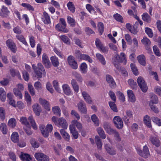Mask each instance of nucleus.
Returning <instances> with one entry per match:
<instances>
[{"label": "nucleus", "mask_w": 161, "mask_h": 161, "mask_svg": "<svg viewBox=\"0 0 161 161\" xmlns=\"http://www.w3.org/2000/svg\"><path fill=\"white\" fill-rule=\"evenodd\" d=\"M97 130L100 137L103 139H105L106 137V136L103 129L101 127H98Z\"/></svg>", "instance_id": "obj_45"}, {"label": "nucleus", "mask_w": 161, "mask_h": 161, "mask_svg": "<svg viewBox=\"0 0 161 161\" xmlns=\"http://www.w3.org/2000/svg\"><path fill=\"white\" fill-rule=\"evenodd\" d=\"M6 44L8 47L14 53L16 51V46L15 44L12 41H7Z\"/></svg>", "instance_id": "obj_24"}, {"label": "nucleus", "mask_w": 161, "mask_h": 161, "mask_svg": "<svg viewBox=\"0 0 161 161\" xmlns=\"http://www.w3.org/2000/svg\"><path fill=\"white\" fill-rule=\"evenodd\" d=\"M73 76L76 79L77 81L79 82H82L83 79L81 75L76 71H74L72 72Z\"/></svg>", "instance_id": "obj_29"}, {"label": "nucleus", "mask_w": 161, "mask_h": 161, "mask_svg": "<svg viewBox=\"0 0 161 161\" xmlns=\"http://www.w3.org/2000/svg\"><path fill=\"white\" fill-rule=\"evenodd\" d=\"M1 11L0 12V15L2 17H6L10 12L7 8L4 5L2 6Z\"/></svg>", "instance_id": "obj_21"}, {"label": "nucleus", "mask_w": 161, "mask_h": 161, "mask_svg": "<svg viewBox=\"0 0 161 161\" xmlns=\"http://www.w3.org/2000/svg\"><path fill=\"white\" fill-rule=\"evenodd\" d=\"M115 59L116 61L113 62H116V64H119L118 63H123V64L125 65L126 64L127 60L126 56L125 54L124 53H120V55L118 54H116L115 55V57L113 58V60Z\"/></svg>", "instance_id": "obj_2"}, {"label": "nucleus", "mask_w": 161, "mask_h": 161, "mask_svg": "<svg viewBox=\"0 0 161 161\" xmlns=\"http://www.w3.org/2000/svg\"><path fill=\"white\" fill-rule=\"evenodd\" d=\"M16 120L14 118H12L9 119L8 125L10 127L14 128L16 126Z\"/></svg>", "instance_id": "obj_51"}, {"label": "nucleus", "mask_w": 161, "mask_h": 161, "mask_svg": "<svg viewBox=\"0 0 161 161\" xmlns=\"http://www.w3.org/2000/svg\"><path fill=\"white\" fill-rule=\"evenodd\" d=\"M35 157L38 161H49V159L48 156L41 153H35Z\"/></svg>", "instance_id": "obj_7"}, {"label": "nucleus", "mask_w": 161, "mask_h": 161, "mask_svg": "<svg viewBox=\"0 0 161 161\" xmlns=\"http://www.w3.org/2000/svg\"><path fill=\"white\" fill-rule=\"evenodd\" d=\"M67 22L70 25V26L72 27H74L75 25V19L69 17L68 16L67 17Z\"/></svg>", "instance_id": "obj_50"}, {"label": "nucleus", "mask_w": 161, "mask_h": 161, "mask_svg": "<svg viewBox=\"0 0 161 161\" xmlns=\"http://www.w3.org/2000/svg\"><path fill=\"white\" fill-rule=\"evenodd\" d=\"M127 93L129 100L131 102H135L136 101V98L133 91L130 90H128L127 91Z\"/></svg>", "instance_id": "obj_27"}, {"label": "nucleus", "mask_w": 161, "mask_h": 161, "mask_svg": "<svg viewBox=\"0 0 161 161\" xmlns=\"http://www.w3.org/2000/svg\"><path fill=\"white\" fill-rule=\"evenodd\" d=\"M60 132L64 140L67 142L69 141L70 139V136L64 129L60 130Z\"/></svg>", "instance_id": "obj_25"}, {"label": "nucleus", "mask_w": 161, "mask_h": 161, "mask_svg": "<svg viewBox=\"0 0 161 161\" xmlns=\"http://www.w3.org/2000/svg\"><path fill=\"white\" fill-rule=\"evenodd\" d=\"M142 19L145 22L149 23L151 22V17L147 13H145L143 14L142 15Z\"/></svg>", "instance_id": "obj_28"}, {"label": "nucleus", "mask_w": 161, "mask_h": 161, "mask_svg": "<svg viewBox=\"0 0 161 161\" xmlns=\"http://www.w3.org/2000/svg\"><path fill=\"white\" fill-rule=\"evenodd\" d=\"M39 128L41 130L42 134L44 137H47L48 136L49 132L46 130L44 125H41Z\"/></svg>", "instance_id": "obj_31"}, {"label": "nucleus", "mask_w": 161, "mask_h": 161, "mask_svg": "<svg viewBox=\"0 0 161 161\" xmlns=\"http://www.w3.org/2000/svg\"><path fill=\"white\" fill-rule=\"evenodd\" d=\"M113 122L115 126L118 128L121 129L123 126V121L121 118L119 116H115L113 119Z\"/></svg>", "instance_id": "obj_6"}, {"label": "nucleus", "mask_w": 161, "mask_h": 161, "mask_svg": "<svg viewBox=\"0 0 161 161\" xmlns=\"http://www.w3.org/2000/svg\"><path fill=\"white\" fill-rule=\"evenodd\" d=\"M105 147L107 153L111 155H114L116 154V151L111 146L106 145Z\"/></svg>", "instance_id": "obj_20"}, {"label": "nucleus", "mask_w": 161, "mask_h": 161, "mask_svg": "<svg viewBox=\"0 0 161 161\" xmlns=\"http://www.w3.org/2000/svg\"><path fill=\"white\" fill-rule=\"evenodd\" d=\"M106 80L109 84L111 88H114L116 86V84L113 77L109 75H107L106 76Z\"/></svg>", "instance_id": "obj_11"}, {"label": "nucleus", "mask_w": 161, "mask_h": 161, "mask_svg": "<svg viewBox=\"0 0 161 161\" xmlns=\"http://www.w3.org/2000/svg\"><path fill=\"white\" fill-rule=\"evenodd\" d=\"M19 157L23 161H30L31 159L30 155L24 153L23 152H21L20 154L19 155Z\"/></svg>", "instance_id": "obj_22"}, {"label": "nucleus", "mask_w": 161, "mask_h": 161, "mask_svg": "<svg viewBox=\"0 0 161 161\" xmlns=\"http://www.w3.org/2000/svg\"><path fill=\"white\" fill-rule=\"evenodd\" d=\"M148 148L146 146L143 147V151H142V157L146 158L150 156Z\"/></svg>", "instance_id": "obj_36"}, {"label": "nucleus", "mask_w": 161, "mask_h": 161, "mask_svg": "<svg viewBox=\"0 0 161 161\" xmlns=\"http://www.w3.org/2000/svg\"><path fill=\"white\" fill-rule=\"evenodd\" d=\"M133 117L132 112L130 110H127L126 112V115L124 117L125 122H128L129 120Z\"/></svg>", "instance_id": "obj_33"}, {"label": "nucleus", "mask_w": 161, "mask_h": 161, "mask_svg": "<svg viewBox=\"0 0 161 161\" xmlns=\"http://www.w3.org/2000/svg\"><path fill=\"white\" fill-rule=\"evenodd\" d=\"M128 82L130 86L133 89H135L137 87V85L136 82L132 79H129Z\"/></svg>", "instance_id": "obj_53"}, {"label": "nucleus", "mask_w": 161, "mask_h": 161, "mask_svg": "<svg viewBox=\"0 0 161 161\" xmlns=\"http://www.w3.org/2000/svg\"><path fill=\"white\" fill-rule=\"evenodd\" d=\"M62 88L64 93L67 95L71 94V90L69 86L67 84H64L62 86Z\"/></svg>", "instance_id": "obj_23"}, {"label": "nucleus", "mask_w": 161, "mask_h": 161, "mask_svg": "<svg viewBox=\"0 0 161 161\" xmlns=\"http://www.w3.org/2000/svg\"><path fill=\"white\" fill-rule=\"evenodd\" d=\"M67 6L69 9L72 13H74L75 11V8L74 5L73 3L72 2H69L67 4Z\"/></svg>", "instance_id": "obj_54"}, {"label": "nucleus", "mask_w": 161, "mask_h": 161, "mask_svg": "<svg viewBox=\"0 0 161 161\" xmlns=\"http://www.w3.org/2000/svg\"><path fill=\"white\" fill-rule=\"evenodd\" d=\"M55 28L56 30L58 31H62L65 33H67L69 31L66 26H64L59 23L55 26Z\"/></svg>", "instance_id": "obj_13"}, {"label": "nucleus", "mask_w": 161, "mask_h": 161, "mask_svg": "<svg viewBox=\"0 0 161 161\" xmlns=\"http://www.w3.org/2000/svg\"><path fill=\"white\" fill-rule=\"evenodd\" d=\"M20 122L27 127L30 126L29 122L27 121L26 118L24 117H22L20 119Z\"/></svg>", "instance_id": "obj_60"}, {"label": "nucleus", "mask_w": 161, "mask_h": 161, "mask_svg": "<svg viewBox=\"0 0 161 161\" xmlns=\"http://www.w3.org/2000/svg\"><path fill=\"white\" fill-rule=\"evenodd\" d=\"M152 119L154 122L156 123L159 126H161V119L155 117H152Z\"/></svg>", "instance_id": "obj_64"}, {"label": "nucleus", "mask_w": 161, "mask_h": 161, "mask_svg": "<svg viewBox=\"0 0 161 161\" xmlns=\"http://www.w3.org/2000/svg\"><path fill=\"white\" fill-rule=\"evenodd\" d=\"M149 140L156 147H158L159 146V141L156 136H150Z\"/></svg>", "instance_id": "obj_15"}, {"label": "nucleus", "mask_w": 161, "mask_h": 161, "mask_svg": "<svg viewBox=\"0 0 161 161\" xmlns=\"http://www.w3.org/2000/svg\"><path fill=\"white\" fill-rule=\"evenodd\" d=\"M42 60L43 64L46 68H49L51 67L49 59L46 54L44 53L42 55Z\"/></svg>", "instance_id": "obj_12"}, {"label": "nucleus", "mask_w": 161, "mask_h": 161, "mask_svg": "<svg viewBox=\"0 0 161 161\" xmlns=\"http://www.w3.org/2000/svg\"><path fill=\"white\" fill-rule=\"evenodd\" d=\"M25 100L28 105H30L31 104V97L27 91H25Z\"/></svg>", "instance_id": "obj_52"}, {"label": "nucleus", "mask_w": 161, "mask_h": 161, "mask_svg": "<svg viewBox=\"0 0 161 161\" xmlns=\"http://www.w3.org/2000/svg\"><path fill=\"white\" fill-rule=\"evenodd\" d=\"M143 121L145 124L149 128L151 127V119L150 117L147 115H145L144 117Z\"/></svg>", "instance_id": "obj_39"}, {"label": "nucleus", "mask_w": 161, "mask_h": 161, "mask_svg": "<svg viewBox=\"0 0 161 161\" xmlns=\"http://www.w3.org/2000/svg\"><path fill=\"white\" fill-rule=\"evenodd\" d=\"M71 84L75 92L77 93L79 91V87L76 80L73 79L71 80Z\"/></svg>", "instance_id": "obj_37"}, {"label": "nucleus", "mask_w": 161, "mask_h": 161, "mask_svg": "<svg viewBox=\"0 0 161 161\" xmlns=\"http://www.w3.org/2000/svg\"><path fill=\"white\" fill-rule=\"evenodd\" d=\"M69 129L74 138L77 139L78 137V133L77 130L73 125H71L69 126Z\"/></svg>", "instance_id": "obj_18"}, {"label": "nucleus", "mask_w": 161, "mask_h": 161, "mask_svg": "<svg viewBox=\"0 0 161 161\" xmlns=\"http://www.w3.org/2000/svg\"><path fill=\"white\" fill-rule=\"evenodd\" d=\"M98 29L100 35H102L104 31V25L103 23L99 22L98 24Z\"/></svg>", "instance_id": "obj_62"}, {"label": "nucleus", "mask_w": 161, "mask_h": 161, "mask_svg": "<svg viewBox=\"0 0 161 161\" xmlns=\"http://www.w3.org/2000/svg\"><path fill=\"white\" fill-rule=\"evenodd\" d=\"M51 60L53 65L55 67H58L59 65L58 58L55 56H52L51 58Z\"/></svg>", "instance_id": "obj_46"}, {"label": "nucleus", "mask_w": 161, "mask_h": 161, "mask_svg": "<svg viewBox=\"0 0 161 161\" xmlns=\"http://www.w3.org/2000/svg\"><path fill=\"white\" fill-rule=\"evenodd\" d=\"M145 32L149 37H153V34L152 30L150 28L146 27L145 28Z\"/></svg>", "instance_id": "obj_61"}, {"label": "nucleus", "mask_w": 161, "mask_h": 161, "mask_svg": "<svg viewBox=\"0 0 161 161\" xmlns=\"http://www.w3.org/2000/svg\"><path fill=\"white\" fill-rule=\"evenodd\" d=\"M28 90L32 96H34L35 95V90L33 86L31 83H29L28 84Z\"/></svg>", "instance_id": "obj_58"}, {"label": "nucleus", "mask_w": 161, "mask_h": 161, "mask_svg": "<svg viewBox=\"0 0 161 161\" xmlns=\"http://www.w3.org/2000/svg\"><path fill=\"white\" fill-rule=\"evenodd\" d=\"M80 68L82 73L85 74L87 73V66L85 63H82L80 66Z\"/></svg>", "instance_id": "obj_38"}, {"label": "nucleus", "mask_w": 161, "mask_h": 161, "mask_svg": "<svg viewBox=\"0 0 161 161\" xmlns=\"http://www.w3.org/2000/svg\"><path fill=\"white\" fill-rule=\"evenodd\" d=\"M76 56L78 59L87 60L90 63L92 62V60L89 56L86 54H81L79 50L76 51Z\"/></svg>", "instance_id": "obj_4"}, {"label": "nucleus", "mask_w": 161, "mask_h": 161, "mask_svg": "<svg viewBox=\"0 0 161 161\" xmlns=\"http://www.w3.org/2000/svg\"><path fill=\"white\" fill-rule=\"evenodd\" d=\"M14 94L19 99H21L22 98V95L20 91L18 90L17 88H14L13 89Z\"/></svg>", "instance_id": "obj_47"}, {"label": "nucleus", "mask_w": 161, "mask_h": 161, "mask_svg": "<svg viewBox=\"0 0 161 161\" xmlns=\"http://www.w3.org/2000/svg\"><path fill=\"white\" fill-rule=\"evenodd\" d=\"M130 67L134 74L136 75H138L139 74L138 72L135 64L132 63L131 64Z\"/></svg>", "instance_id": "obj_59"}, {"label": "nucleus", "mask_w": 161, "mask_h": 161, "mask_svg": "<svg viewBox=\"0 0 161 161\" xmlns=\"http://www.w3.org/2000/svg\"><path fill=\"white\" fill-rule=\"evenodd\" d=\"M72 125H73L75 127L76 126L79 130H81L82 129V124L78 122L76 120H74L71 122Z\"/></svg>", "instance_id": "obj_42"}, {"label": "nucleus", "mask_w": 161, "mask_h": 161, "mask_svg": "<svg viewBox=\"0 0 161 161\" xmlns=\"http://www.w3.org/2000/svg\"><path fill=\"white\" fill-rule=\"evenodd\" d=\"M95 44L96 46L100 51L104 53H108V47L104 46L101 41H96Z\"/></svg>", "instance_id": "obj_9"}, {"label": "nucleus", "mask_w": 161, "mask_h": 161, "mask_svg": "<svg viewBox=\"0 0 161 161\" xmlns=\"http://www.w3.org/2000/svg\"><path fill=\"white\" fill-rule=\"evenodd\" d=\"M79 110L82 113L86 114L87 112V109L85 104L82 102L79 103L78 104Z\"/></svg>", "instance_id": "obj_17"}, {"label": "nucleus", "mask_w": 161, "mask_h": 161, "mask_svg": "<svg viewBox=\"0 0 161 161\" xmlns=\"http://www.w3.org/2000/svg\"><path fill=\"white\" fill-rule=\"evenodd\" d=\"M137 82L138 86L142 91L144 92H146L148 87L143 78L141 76L139 77L137 79Z\"/></svg>", "instance_id": "obj_3"}, {"label": "nucleus", "mask_w": 161, "mask_h": 161, "mask_svg": "<svg viewBox=\"0 0 161 161\" xmlns=\"http://www.w3.org/2000/svg\"><path fill=\"white\" fill-rule=\"evenodd\" d=\"M33 109L35 113L37 116L40 115L42 109L40 106L37 103H36L32 106Z\"/></svg>", "instance_id": "obj_14"}, {"label": "nucleus", "mask_w": 161, "mask_h": 161, "mask_svg": "<svg viewBox=\"0 0 161 161\" xmlns=\"http://www.w3.org/2000/svg\"><path fill=\"white\" fill-rule=\"evenodd\" d=\"M142 43L145 45V48L148 51L149 53L152 52L151 47V42L150 41H142Z\"/></svg>", "instance_id": "obj_32"}, {"label": "nucleus", "mask_w": 161, "mask_h": 161, "mask_svg": "<svg viewBox=\"0 0 161 161\" xmlns=\"http://www.w3.org/2000/svg\"><path fill=\"white\" fill-rule=\"evenodd\" d=\"M28 119L33 128L35 130H36L37 129V127L35 121L34 120L32 116H30L29 117Z\"/></svg>", "instance_id": "obj_55"}, {"label": "nucleus", "mask_w": 161, "mask_h": 161, "mask_svg": "<svg viewBox=\"0 0 161 161\" xmlns=\"http://www.w3.org/2000/svg\"><path fill=\"white\" fill-rule=\"evenodd\" d=\"M137 59L139 63L143 66H145L146 64V59L145 56L141 54L137 57Z\"/></svg>", "instance_id": "obj_26"}, {"label": "nucleus", "mask_w": 161, "mask_h": 161, "mask_svg": "<svg viewBox=\"0 0 161 161\" xmlns=\"http://www.w3.org/2000/svg\"><path fill=\"white\" fill-rule=\"evenodd\" d=\"M39 102L48 111L50 110L49 103L46 100L40 98L39 99Z\"/></svg>", "instance_id": "obj_10"}, {"label": "nucleus", "mask_w": 161, "mask_h": 161, "mask_svg": "<svg viewBox=\"0 0 161 161\" xmlns=\"http://www.w3.org/2000/svg\"><path fill=\"white\" fill-rule=\"evenodd\" d=\"M95 140L97 147L98 148H101L102 147L103 143L99 137L98 136H96Z\"/></svg>", "instance_id": "obj_43"}, {"label": "nucleus", "mask_w": 161, "mask_h": 161, "mask_svg": "<svg viewBox=\"0 0 161 161\" xmlns=\"http://www.w3.org/2000/svg\"><path fill=\"white\" fill-rule=\"evenodd\" d=\"M114 64L115 67L119 70L121 71L122 74L125 76L127 75V73L125 69H121L119 67V65L117 64H116V62H114Z\"/></svg>", "instance_id": "obj_49"}, {"label": "nucleus", "mask_w": 161, "mask_h": 161, "mask_svg": "<svg viewBox=\"0 0 161 161\" xmlns=\"http://www.w3.org/2000/svg\"><path fill=\"white\" fill-rule=\"evenodd\" d=\"M82 95L85 101L88 103L92 104V102L89 94L86 92H82Z\"/></svg>", "instance_id": "obj_16"}, {"label": "nucleus", "mask_w": 161, "mask_h": 161, "mask_svg": "<svg viewBox=\"0 0 161 161\" xmlns=\"http://www.w3.org/2000/svg\"><path fill=\"white\" fill-rule=\"evenodd\" d=\"M10 72L12 76H17L19 79H21V75L18 71L14 69H11L10 70Z\"/></svg>", "instance_id": "obj_34"}, {"label": "nucleus", "mask_w": 161, "mask_h": 161, "mask_svg": "<svg viewBox=\"0 0 161 161\" xmlns=\"http://www.w3.org/2000/svg\"><path fill=\"white\" fill-rule=\"evenodd\" d=\"M6 97V94L3 88H0V100L2 102L5 101Z\"/></svg>", "instance_id": "obj_30"}, {"label": "nucleus", "mask_w": 161, "mask_h": 161, "mask_svg": "<svg viewBox=\"0 0 161 161\" xmlns=\"http://www.w3.org/2000/svg\"><path fill=\"white\" fill-rule=\"evenodd\" d=\"M69 65L74 69H76L78 68L77 62L75 60L74 57L73 56H69L67 59Z\"/></svg>", "instance_id": "obj_5"}, {"label": "nucleus", "mask_w": 161, "mask_h": 161, "mask_svg": "<svg viewBox=\"0 0 161 161\" xmlns=\"http://www.w3.org/2000/svg\"><path fill=\"white\" fill-rule=\"evenodd\" d=\"M21 5L23 7L26 8L30 11H34V10L33 7L29 3H22Z\"/></svg>", "instance_id": "obj_56"}, {"label": "nucleus", "mask_w": 161, "mask_h": 161, "mask_svg": "<svg viewBox=\"0 0 161 161\" xmlns=\"http://www.w3.org/2000/svg\"><path fill=\"white\" fill-rule=\"evenodd\" d=\"M153 49L154 53L157 56L160 57L161 56L159 50L156 46L155 45L153 46Z\"/></svg>", "instance_id": "obj_63"}, {"label": "nucleus", "mask_w": 161, "mask_h": 161, "mask_svg": "<svg viewBox=\"0 0 161 161\" xmlns=\"http://www.w3.org/2000/svg\"><path fill=\"white\" fill-rule=\"evenodd\" d=\"M52 110L53 113L55 115L59 116H60L61 115V110L59 107L58 106L53 107Z\"/></svg>", "instance_id": "obj_44"}, {"label": "nucleus", "mask_w": 161, "mask_h": 161, "mask_svg": "<svg viewBox=\"0 0 161 161\" xmlns=\"http://www.w3.org/2000/svg\"><path fill=\"white\" fill-rule=\"evenodd\" d=\"M42 19L44 23L46 24H49L51 22L49 16L48 14L45 12L43 13V16Z\"/></svg>", "instance_id": "obj_19"}, {"label": "nucleus", "mask_w": 161, "mask_h": 161, "mask_svg": "<svg viewBox=\"0 0 161 161\" xmlns=\"http://www.w3.org/2000/svg\"><path fill=\"white\" fill-rule=\"evenodd\" d=\"M91 119L95 125L98 126L99 124V121L98 118L95 114H93L91 116Z\"/></svg>", "instance_id": "obj_48"}, {"label": "nucleus", "mask_w": 161, "mask_h": 161, "mask_svg": "<svg viewBox=\"0 0 161 161\" xmlns=\"http://www.w3.org/2000/svg\"><path fill=\"white\" fill-rule=\"evenodd\" d=\"M11 140L14 143H17L19 140V135L17 132H13L11 136Z\"/></svg>", "instance_id": "obj_40"}, {"label": "nucleus", "mask_w": 161, "mask_h": 161, "mask_svg": "<svg viewBox=\"0 0 161 161\" xmlns=\"http://www.w3.org/2000/svg\"><path fill=\"white\" fill-rule=\"evenodd\" d=\"M32 67L36 74L38 78H41L42 77V75L45 76L46 72L44 68L41 63H38L37 64V69L34 64L32 65Z\"/></svg>", "instance_id": "obj_1"}, {"label": "nucleus", "mask_w": 161, "mask_h": 161, "mask_svg": "<svg viewBox=\"0 0 161 161\" xmlns=\"http://www.w3.org/2000/svg\"><path fill=\"white\" fill-rule=\"evenodd\" d=\"M57 126L59 127H61L64 129H67L68 127V124L66 120L61 117L58 119V123Z\"/></svg>", "instance_id": "obj_8"}, {"label": "nucleus", "mask_w": 161, "mask_h": 161, "mask_svg": "<svg viewBox=\"0 0 161 161\" xmlns=\"http://www.w3.org/2000/svg\"><path fill=\"white\" fill-rule=\"evenodd\" d=\"M96 57L98 60L103 65L106 64V61L103 55L99 53H97L96 54Z\"/></svg>", "instance_id": "obj_35"}, {"label": "nucleus", "mask_w": 161, "mask_h": 161, "mask_svg": "<svg viewBox=\"0 0 161 161\" xmlns=\"http://www.w3.org/2000/svg\"><path fill=\"white\" fill-rule=\"evenodd\" d=\"M0 130L3 134H6L7 133L8 129L6 124L4 123H2L0 125Z\"/></svg>", "instance_id": "obj_41"}, {"label": "nucleus", "mask_w": 161, "mask_h": 161, "mask_svg": "<svg viewBox=\"0 0 161 161\" xmlns=\"http://www.w3.org/2000/svg\"><path fill=\"white\" fill-rule=\"evenodd\" d=\"M109 105L110 108L114 112H117V109L114 102H109Z\"/></svg>", "instance_id": "obj_57"}]
</instances>
